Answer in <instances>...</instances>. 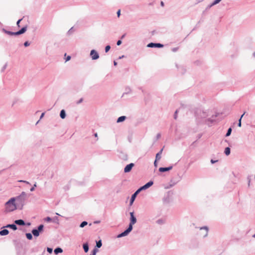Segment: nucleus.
<instances>
[{
  "label": "nucleus",
  "mask_w": 255,
  "mask_h": 255,
  "mask_svg": "<svg viewBox=\"0 0 255 255\" xmlns=\"http://www.w3.org/2000/svg\"><path fill=\"white\" fill-rule=\"evenodd\" d=\"M15 199L14 197L10 198L5 203V209L6 212L13 211L17 209V205L15 203Z\"/></svg>",
  "instance_id": "f257e3e1"
},
{
  "label": "nucleus",
  "mask_w": 255,
  "mask_h": 255,
  "mask_svg": "<svg viewBox=\"0 0 255 255\" xmlns=\"http://www.w3.org/2000/svg\"><path fill=\"white\" fill-rule=\"evenodd\" d=\"M15 199L18 208L20 207V209H21L25 204V201L27 199V194L25 192H22L20 195L15 197Z\"/></svg>",
  "instance_id": "f03ea898"
},
{
  "label": "nucleus",
  "mask_w": 255,
  "mask_h": 255,
  "mask_svg": "<svg viewBox=\"0 0 255 255\" xmlns=\"http://www.w3.org/2000/svg\"><path fill=\"white\" fill-rule=\"evenodd\" d=\"M196 116L198 118L204 119L208 116V114L206 111L198 110L195 113Z\"/></svg>",
  "instance_id": "7ed1b4c3"
},
{
  "label": "nucleus",
  "mask_w": 255,
  "mask_h": 255,
  "mask_svg": "<svg viewBox=\"0 0 255 255\" xmlns=\"http://www.w3.org/2000/svg\"><path fill=\"white\" fill-rule=\"evenodd\" d=\"M90 55L92 60H97L99 58L98 53L94 49L91 50Z\"/></svg>",
  "instance_id": "20e7f679"
},
{
  "label": "nucleus",
  "mask_w": 255,
  "mask_h": 255,
  "mask_svg": "<svg viewBox=\"0 0 255 255\" xmlns=\"http://www.w3.org/2000/svg\"><path fill=\"white\" fill-rule=\"evenodd\" d=\"M147 47H150V48H153V47L161 48V47H163V45L162 44H160V43H156L151 42L147 44Z\"/></svg>",
  "instance_id": "39448f33"
},
{
  "label": "nucleus",
  "mask_w": 255,
  "mask_h": 255,
  "mask_svg": "<svg viewBox=\"0 0 255 255\" xmlns=\"http://www.w3.org/2000/svg\"><path fill=\"white\" fill-rule=\"evenodd\" d=\"M134 166V164L133 163H130L128 164L124 168V172L125 173H128L130 172Z\"/></svg>",
  "instance_id": "423d86ee"
},
{
  "label": "nucleus",
  "mask_w": 255,
  "mask_h": 255,
  "mask_svg": "<svg viewBox=\"0 0 255 255\" xmlns=\"http://www.w3.org/2000/svg\"><path fill=\"white\" fill-rule=\"evenodd\" d=\"M130 214V223H131L132 224H135L136 223V217L134 216V213L133 212H130L129 213Z\"/></svg>",
  "instance_id": "0eeeda50"
},
{
  "label": "nucleus",
  "mask_w": 255,
  "mask_h": 255,
  "mask_svg": "<svg viewBox=\"0 0 255 255\" xmlns=\"http://www.w3.org/2000/svg\"><path fill=\"white\" fill-rule=\"evenodd\" d=\"M139 194V193L136 191L132 195L131 197V198L130 199L129 204L130 205H131L134 201L135 200V198L136 197L137 195Z\"/></svg>",
  "instance_id": "6e6552de"
},
{
  "label": "nucleus",
  "mask_w": 255,
  "mask_h": 255,
  "mask_svg": "<svg viewBox=\"0 0 255 255\" xmlns=\"http://www.w3.org/2000/svg\"><path fill=\"white\" fill-rule=\"evenodd\" d=\"M27 30V26H24L22 28H21L17 32H15L16 35H18L20 34H22L25 32Z\"/></svg>",
  "instance_id": "1a4fd4ad"
},
{
  "label": "nucleus",
  "mask_w": 255,
  "mask_h": 255,
  "mask_svg": "<svg viewBox=\"0 0 255 255\" xmlns=\"http://www.w3.org/2000/svg\"><path fill=\"white\" fill-rule=\"evenodd\" d=\"M14 223L16 225L19 226H24L25 225V223L24 220L22 219H18L14 221Z\"/></svg>",
  "instance_id": "9d476101"
},
{
  "label": "nucleus",
  "mask_w": 255,
  "mask_h": 255,
  "mask_svg": "<svg viewBox=\"0 0 255 255\" xmlns=\"http://www.w3.org/2000/svg\"><path fill=\"white\" fill-rule=\"evenodd\" d=\"M172 168V166L167 167H160L159 168V171L161 172H164L166 171H169Z\"/></svg>",
  "instance_id": "9b49d317"
},
{
  "label": "nucleus",
  "mask_w": 255,
  "mask_h": 255,
  "mask_svg": "<svg viewBox=\"0 0 255 255\" xmlns=\"http://www.w3.org/2000/svg\"><path fill=\"white\" fill-rule=\"evenodd\" d=\"M31 233L35 237H38L40 234V232L38 231L36 229H33L32 230Z\"/></svg>",
  "instance_id": "f8f14e48"
},
{
  "label": "nucleus",
  "mask_w": 255,
  "mask_h": 255,
  "mask_svg": "<svg viewBox=\"0 0 255 255\" xmlns=\"http://www.w3.org/2000/svg\"><path fill=\"white\" fill-rule=\"evenodd\" d=\"M2 31L4 33H6V34H7L8 35H16L15 32H11V31H8V30H6L4 28H2Z\"/></svg>",
  "instance_id": "ddd939ff"
},
{
  "label": "nucleus",
  "mask_w": 255,
  "mask_h": 255,
  "mask_svg": "<svg viewBox=\"0 0 255 255\" xmlns=\"http://www.w3.org/2000/svg\"><path fill=\"white\" fill-rule=\"evenodd\" d=\"M6 228H9L12 229L13 230H16L17 228L15 224H8L5 226Z\"/></svg>",
  "instance_id": "4468645a"
},
{
  "label": "nucleus",
  "mask_w": 255,
  "mask_h": 255,
  "mask_svg": "<svg viewBox=\"0 0 255 255\" xmlns=\"http://www.w3.org/2000/svg\"><path fill=\"white\" fill-rule=\"evenodd\" d=\"M131 91L132 90L129 87H126L125 92L123 94V96L124 95H128L130 94L131 93Z\"/></svg>",
  "instance_id": "2eb2a0df"
},
{
  "label": "nucleus",
  "mask_w": 255,
  "mask_h": 255,
  "mask_svg": "<svg viewBox=\"0 0 255 255\" xmlns=\"http://www.w3.org/2000/svg\"><path fill=\"white\" fill-rule=\"evenodd\" d=\"M128 234H129V233L127 231H126V230H125L124 232L119 234L117 236V238H122L123 237H125V236H127V235H128Z\"/></svg>",
  "instance_id": "dca6fc26"
},
{
  "label": "nucleus",
  "mask_w": 255,
  "mask_h": 255,
  "mask_svg": "<svg viewBox=\"0 0 255 255\" xmlns=\"http://www.w3.org/2000/svg\"><path fill=\"white\" fill-rule=\"evenodd\" d=\"M9 233V231L7 229H3L0 231V236H5L8 235Z\"/></svg>",
  "instance_id": "f3484780"
},
{
  "label": "nucleus",
  "mask_w": 255,
  "mask_h": 255,
  "mask_svg": "<svg viewBox=\"0 0 255 255\" xmlns=\"http://www.w3.org/2000/svg\"><path fill=\"white\" fill-rule=\"evenodd\" d=\"M163 151V148H162L156 154L155 157L156 160H159L161 158V155L162 154Z\"/></svg>",
  "instance_id": "a211bd4d"
},
{
  "label": "nucleus",
  "mask_w": 255,
  "mask_h": 255,
  "mask_svg": "<svg viewBox=\"0 0 255 255\" xmlns=\"http://www.w3.org/2000/svg\"><path fill=\"white\" fill-rule=\"evenodd\" d=\"M153 184V182L152 181H150L146 183L145 184H144L143 186L145 189L149 188L150 186H151Z\"/></svg>",
  "instance_id": "6ab92c4d"
},
{
  "label": "nucleus",
  "mask_w": 255,
  "mask_h": 255,
  "mask_svg": "<svg viewBox=\"0 0 255 255\" xmlns=\"http://www.w3.org/2000/svg\"><path fill=\"white\" fill-rule=\"evenodd\" d=\"M66 112L64 110H62L60 113V117L61 119H64L66 117Z\"/></svg>",
  "instance_id": "aec40b11"
},
{
  "label": "nucleus",
  "mask_w": 255,
  "mask_h": 255,
  "mask_svg": "<svg viewBox=\"0 0 255 255\" xmlns=\"http://www.w3.org/2000/svg\"><path fill=\"white\" fill-rule=\"evenodd\" d=\"M83 249L85 253H87L89 251V245L88 243H84L83 245Z\"/></svg>",
  "instance_id": "412c9836"
},
{
  "label": "nucleus",
  "mask_w": 255,
  "mask_h": 255,
  "mask_svg": "<svg viewBox=\"0 0 255 255\" xmlns=\"http://www.w3.org/2000/svg\"><path fill=\"white\" fill-rule=\"evenodd\" d=\"M126 119V116H121L119 118H118V119H117V122L118 123H119L124 122Z\"/></svg>",
  "instance_id": "4be33fe9"
},
{
  "label": "nucleus",
  "mask_w": 255,
  "mask_h": 255,
  "mask_svg": "<svg viewBox=\"0 0 255 255\" xmlns=\"http://www.w3.org/2000/svg\"><path fill=\"white\" fill-rule=\"evenodd\" d=\"M54 252L55 254L57 255L59 253H61L63 252V250L61 248H57L55 249Z\"/></svg>",
  "instance_id": "5701e85b"
},
{
  "label": "nucleus",
  "mask_w": 255,
  "mask_h": 255,
  "mask_svg": "<svg viewBox=\"0 0 255 255\" xmlns=\"http://www.w3.org/2000/svg\"><path fill=\"white\" fill-rule=\"evenodd\" d=\"M133 225V224L129 223L128 228L126 230V231H127L128 233H129L132 231V230L133 229V227H132Z\"/></svg>",
  "instance_id": "b1692460"
},
{
  "label": "nucleus",
  "mask_w": 255,
  "mask_h": 255,
  "mask_svg": "<svg viewBox=\"0 0 255 255\" xmlns=\"http://www.w3.org/2000/svg\"><path fill=\"white\" fill-rule=\"evenodd\" d=\"M231 153L230 148L229 147H227L225 149V153L226 155H229Z\"/></svg>",
  "instance_id": "393cba45"
},
{
  "label": "nucleus",
  "mask_w": 255,
  "mask_h": 255,
  "mask_svg": "<svg viewBox=\"0 0 255 255\" xmlns=\"http://www.w3.org/2000/svg\"><path fill=\"white\" fill-rule=\"evenodd\" d=\"M200 230H205V234L204 235V237H206L208 235V228H207V227L204 226V227H201L200 228Z\"/></svg>",
  "instance_id": "a878e982"
},
{
  "label": "nucleus",
  "mask_w": 255,
  "mask_h": 255,
  "mask_svg": "<svg viewBox=\"0 0 255 255\" xmlns=\"http://www.w3.org/2000/svg\"><path fill=\"white\" fill-rule=\"evenodd\" d=\"M25 236L27 239L31 240L32 239V235L31 233H26Z\"/></svg>",
  "instance_id": "bb28decb"
},
{
  "label": "nucleus",
  "mask_w": 255,
  "mask_h": 255,
  "mask_svg": "<svg viewBox=\"0 0 255 255\" xmlns=\"http://www.w3.org/2000/svg\"><path fill=\"white\" fill-rule=\"evenodd\" d=\"M102 243L101 240H99L96 242V247L100 248L102 247Z\"/></svg>",
  "instance_id": "cd10ccee"
},
{
  "label": "nucleus",
  "mask_w": 255,
  "mask_h": 255,
  "mask_svg": "<svg viewBox=\"0 0 255 255\" xmlns=\"http://www.w3.org/2000/svg\"><path fill=\"white\" fill-rule=\"evenodd\" d=\"M245 113H246V112H244V114L241 116V117L240 118V119L239 120V123L238 124V126L239 127H241L242 126L241 120H242V118L243 117V116L245 114Z\"/></svg>",
  "instance_id": "c85d7f7f"
},
{
  "label": "nucleus",
  "mask_w": 255,
  "mask_h": 255,
  "mask_svg": "<svg viewBox=\"0 0 255 255\" xmlns=\"http://www.w3.org/2000/svg\"><path fill=\"white\" fill-rule=\"evenodd\" d=\"M44 228V226L42 224L40 225L37 229H36L38 231H39L40 232L43 231Z\"/></svg>",
  "instance_id": "c756f323"
},
{
  "label": "nucleus",
  "mask_w": 255,
  "mask_h": 255,
  "mask_svg": "<svg viewBox=\"0 0 255 255\" xmlns=\"http://www.w3.org/2000/svg\"><path fill=\"white\" fill-rule=\"evenodd\" d=\"M88 224V222H86V221H83L82 222L80 225V228H83L85 226H86Z\"/></svg>",
  "instance_id": "7c9ffc66"
},
{
  "label": "nucleus",
  "mask_w": 255,
  "mask_h": 255,
  "mask_svg": "<svg viewBox=\"0 0 255 255\" xmlns=\"http://www.w3.org/2000/svg\"><path fill=\"white\" fill-rule=\"evenodd\" d=\"M232 132V128H230L226 133V136H229L231 135Z\"/></svg>",
  "instance_id": "2f4dec72"
},
{
  "label": "nucleus",
  "mask_w": 255,
  "mask_h": 255,
  "mask_svg": "<svg viewBox=\"0 0 255 255\" xmlns=\"http://www.w3.org/2000/svg\"><path fill=\"white\" fill-rule=\"evenodd\" d=\"M222 0H215L212 3V5H215L219 3Z\"/></svg>",
  "instance_id": "473e14b6"
},
{
  "label": "nucleus",
  "mask_w": 255,
  "mask_h": 255,
  "mask_svg": "<svg viewBox=\"0 0 255 255\" xmlns=\"http://www.w3.org/2000/svg\"><path fill=\"white\" fill-rule=\"evenodd\" d=\"M145 190L144 186H142L141 187H140L139 189H138L136 191L139 193V192L142 191V190Z\"/></svg>",
  "instance_id": "72a5a7b5"
},
{
  "label": "nucleus",
  "mask_w": 255,
  "mask_h": 255,
  "mask_svg": "<svg viewBox=\"0 0 255 255\" xmlns=\"http://www.w3.org/2000/svg\"><path fill=\"white\" fill-rule=\"evenodd\" d=\"M97 252H98V250L97 249L95 248L93 250L92 254H91L90 255H96Z\"/></svg>",
  "instance_id": "f704fd0d"
},
{
  "label": "nucleus",
  "mask_w": 255,
  "mask_h": 255,
  "mask_svg": "<svg viewBox=\"0 0 255 255\" xmlns=\"http://www.w3.org/2000/svg\"><path fill=\"white\" fill-rule=\"evenodd\" d=\"M7 63H5L3 66L2 67V68H1V71L2 72H3L5 69L7 67Z\"/></svg>",
  "instance_id": "c9c22d12"
},
{
  "label": "nucleus",
  "mask_w": 255,
  "mask_h": 255,
  "mask_svg": "<svg viewBox=\"0 0 255 255\" xmlns=\"http://www.w3.org/2000/svg\"><path fill=\"white\" fill-rule=\"evenodd\" d=\"M111 49V46L110 45H107L105 47V52H108L110 49Z\"/></svg>",
  "instance_id": "e433bc0d"
},
{
  "label": "nucleus",
  "mask_w": 255,
  "mask_h": 255,
  "mask_svg": "<svg viewBox=\"0 0 255 255\" xmlns=\"http://www.w3.org/2000/svg\"><path fill=\"white\" fill-rule=\"evenodd\" d=\"M45 221L46 222H49L52 221V219L49 217H47L46 218H45Z\"/></svg>",
  "instance_id": "4c0bfd02"
},
{
  "label": "nucleus",
  "mask_w": 255,
  "mask_h": 255,
  "mask_svg": "<svg viewBox=\"0 0 255 255\" xmlns=\"http://www.w3.org/2000/svg\"><path fill=\"white\" fill-rule=\"evenodd\" d=\"M18 101V99H15L13 102H12V105H11V106L13 107L14 106V105Z\"/></svg>",
  "instance_id": "58836bf2"
},
{
  "label": "nucleus",
  "mask_w": 255,
  "mask_h": 255,
  "mask_svg": "<svg viewBox=\"0 0 255 255\" xmlns=\"http://www.w3.org/2000/svg\"><path fill=\"white\" fill-rule=\"evenodd\" d=\"M156 223L158 224H163V222L162 220L159 219V220H157Z\"/></svg>",
  "instance_id": "ea45409f"
},
{
  "label": "nucleus",
  "mask_w": 255,
  "mask_h": 255,
  "mask_svg": "<svg viewBox=\"0 0 255 255\" xmlns=\"http://www.w3.org/2000/svg\"><path fill=\"white\" fill-rule=\"evenodd\" d=\"M36 186H37L36 185V183H35L34 184L33 186L30 188V191H33L34 190V189H35V187H36Z\"/></svg>",
  "instance_id": "a19ab883"
},
{
  "label": "nucleus",
  "mask_w": 255,
  "mask_h": 255,
  "mask_svg": "<svg viewBox=\"0 0 255 255\" xmlns=\"http://www.w3.org/2000/svg\"><path fill=\"white\" fill-rule=\"evenodd\" d=\"M29 45H30V43H29L28 41H25V42L24 43V46L25 47L28 46Z\"/></svg>",
  "instance_id": "79ce46f5"
},
{
  "label": "nucleus",
  "mask_w": 255,
  "mask_h": 255,
  "mask_svg": "<svg viewBox=\"0 0 255 255\" xmlns=\"http://www.w3.org/2000/svg\"><path fill=\"white\" fill-rule=\"evenodd\" d=\"M52 248H47V251L49 253H52Z\"/></svg>",
  "instance_id": "37998d69"
},
{
  "label": "nucleus",
  "mask_w": 255,
  "mask_h": 255,
  "mask_svg": "<svg viewBox=\"0 0 255 255\" xmlns=\"http://www.w3.org/2000/svg\"><path fill=\"white\" fill-rule=\"evenodd\" d=\"M21 20H22V19H20L18 20V21H17L16 25H17L18 27H20L19 23H20V22L21 21Z\"/></svg>",
  "instance_id": "c03bdc74"
},
{
  "label": "nucleus",
  "mask_w": 255,
  "mask_h": 255,
  "mask_svg": "<svg viewBox=\"0 0 255 255\" xmlns=\"http://www.w3.org/2000/svg\"><path fill=\"white\" fill-rule=\"evenodd\" d=\"M177 110H176L174 113V118L175 119H177Z\"/></svg>",
  "instance_id": "a18cd8bd"
},
{
  "label": "nucleus",
  "mask_w": 255,
  "mask_h": 255,
  "mask_svg": "<svg viewBox=\"0 0 255 255\" xmlns=\"http://www.w3.org/2000/svg\"><path fill=\"white\" fill-rule=\"evenodd\" d=\"M122 44V41L121 40H119L117 42V45L119 46L121 44Z\"/></svg>",
  "instance_id": "49530a36"
},
{
  "label": "nucleus",
  "mask_w": 255,
  "mask_h": 255,
  "mask_svg": "<svg viewBox=\"0 0 255 255\" xmlns=\"http://www.w3.org/2000/svg\"><path fill=\"white\" fill-rule=\"evenodd\" d=\"M178 49V48L177 47L173 48L172 49V51L173 52H176L177 51Z\"/></svg>",
  "instance_id": "de8ad7c7"
},
{
  "label": "nucleus",
  "mask_w": 255,
  "mask_h": 255,
  "mask_svg": "<svg viewBox=\"0 0 255 255\" xmlns=\"http://www.w3.org/2000/svg\"><path fill=\"white\" fill-rule=\"evenodd\" d=\"M156 139H159V138H160V137H161V134H160V133H159L157 134V135H156Z\"/></svg>",
  "instance_id": "09e8293b"
},
{
  "label": "nucleus",
  "mask_w": 255,
  "mask_h": 255,
  "mask_svg": "<svg viewBox=\"0 0 255 255\" xmlns=\"http://www.w3.org/2000/svg\"><path fill=\"white\" fill-rule=\"evenodd\" d=\"M19 182H23V183H25L26 184H29V182L28 181H25V180H19L18 181Z\"/></svg>",
  "instance_id": "8fccbe9b"
},
{
  "label": "nucleus",
  "mask_w": 255,
  "mask_h": 255,
  "mask_svg": "<svg viewBox=\"0 0 255 255\" xmlns=\"http://www.w3.org/2000/svg\"><path fill=\"white\" fill-rule=\"evenodd\" d=\"M82 101H83V99L81 98L78 102H77V104H80L82 102Z\"/></svg>",
  "instance_id": "3c124183"
},
{
  "label": "nucleus",
  "mask_w": 255,
  "mask_h": 255,
  "mask_svg": "<svg viewBox=\"0 0 255 255\" xmlns=\"http://www.w3.org/2000/svg\"><path fill=\"white\" fill-rule=\"evenodd\" d=\"M53 220H54V222H56L57 221H58V217H54V219H53Z\"/></svg>",
  "instance_id": "603ef678"
},
{
  "label": "nucleus",
  "mask_w": 255,
  "mask_h": 255,
  "mask_svg": "<svg viewBox=\"0 0 255 255\" xmlns=\"http://www.w3.org/2000/svg\"><path fill=\"white\" fill-rule=\"evenodd\" d=\"M73 27H72L68 31V34H70L72 32Z\"/></svg>",
  "instance_id": "864d4df0"
},
{
  "label": "nucleus",
  "mask_w": 255,
  "mask_h": 255,
  "mask_svg": "<svg viewBox=\"0 0 255 255\" xmlns=\"http://www.w3.org/2000/svg\"><path fill=\"white\" fill-rule=\"evenodd\" d=\"M71 59V56H68L67 57V58H66V61H68L69 60H70Z\"/></svg>",
  "instance_id": "5fc2aeb1"
},
{
  "label": "nucleus",
  "mask_w": 255,
  "mask_h": 255,
  "mask_svg": "<svg viewBox=\"0 0 255 255\" xmlns=\"http://www.w3.org/2000/svg\"><path fill=\"white\" fill-rule=\"evenodd\" d=\"M117 15L118 17H120V15H121V10H119L118 11H117Z\"/></svg>",
  "instance_id": "6e6d98bb"
},
{
  "label": "nucleus",
  "mask_w": 255,
  "mask_h": 255,
  "mask_svg": "<svg viewBox=\"0 0 255 255\" xmlns=\"http://www.w3.org/2000/svg\"><path fill=\"white\" fill-rule=\"evenodd\" d=\"M213 5H212V3H211V4L208 5V6L207 7L206 9H208L209 8H210L211 7H212Z\"/></svg>",
  "instance_id": "4d7b16f0"
},
{
  "label": "nucleus",
  "mask_w": 255,
  "mask_h": 255,
  "mask_svg": "<svg viewBox=\"0 0 255 255\" xmlns=\"http://www.w3.org/2000/svg\"><path fill=\"white\" fill-rule=\"evenodd\" d=\"M216 162H217V160H214L213 159H211V162L213 164V163H216Z\"/></svg>",
  "instance_id": "13d9d810"
},
{
  "label": "nucleus",
  "mask_w": 255,
  "mask_h": 255,
  "mask_svg": "<svg viewBox=\"0 0 255 255\" xmlns=\"http://www.w3.org/2000/svg\"><path fill=\"white\" fill-rule=\"evenodd\" d=\"M157 160H156V159L155 160L154 162V165L155 167H157Z\"/></svg>",
  "instance_id": "bf43d9fd"
},
{
  "label": "nucleus",
  "mask_w": 255,
  "mask_h": 255,
  "mask_svg": "<svg viewBox=\"0 0 255 255\" xmlns=\"http://www.w3.org/2000/svg\"><path fill=\"white\" fill-rule=\"evenodd\" d=\"M44 115V113H42V114L40 116V119H41Z\"/></svg>",
  "instance_id": "052dcab7"
},
{
  "label": "nucleus",
  "mask_w": 255,
  "mask_h": 255,
  "mask_svg": "<svg viewBox=\"0 0 255 255\" xmlns=\"http://www.w3.org/2000/svg\"><path fill=\"white\" fill-rule=\"evenodd\" d=\"M248 185L250 186V182H251V179L249 178V177L248 178Z\"/></svg>",
  "instance_id": "680f3d73"
},
{
  "label": "nucleus",
  "mask_w": 255,
  "mask_h": 255,
  "mask_svg": "<svg viewBox=\"0 0 255 255\" xmlns=\"http://www.w3.org/2000/svg\"><path fill=\"white\" fill-rule=\"evenodd\" d=\"M100 223V221H96L94 222V224H99Z\"/></svg>",
  "instance_id": "e2e57ef3"
},
{
  "label": "nucleus",
  "mask_w": 255,
  "mask_h": 255,
  "mask_svg": "<svg viewBox=\"0 0 255 255\" xmlns=\"http://www.w3.org/2000/svg\"><path fill=\"white\" fill-rule=\"evenodd\" d=\"M114 66H117V62L115 61H114Z\"/></svg>",
  "instance_id": "0e129e2a"
},
{
  "label": "nucleus",
  "mask_w": 255,
  "mask_h": 255,
  "mask_svg": "<svg viewBox=\"0 0 255 255\" xmlns=\"http://www.w3.org/2000/svg\"><path fill=\"white\" fill-rule=\"evenodd\" d=\"M253 56L254 57V58H255V52H254L253 53Z\"/></svg>",
  "instance_id": "69168bd1"
},
{
  "label": "nucleus",
  "mask_w": 255,
  "mask_h": 255,
  "mask_svg": "<svg viewBox=\"0 0 255 255\" xmlns=\"http://www.w3.org/2000/svg\"><path fill=\"white\" fill-rule=\"evenodd\" d=\"M161 5L163 6L164 5V2L163 1H161Z\"/></svg>",
  "instance_id": "338daca9"
},
{
  "label": "nucleus",
  "mask_w": 255,
  "mask_h": 255,
  "mask_svg": "<svg viewBox=\"0 0 255 255\" xmlns=\"http://www.w3.org/2000/svg\"><path fill=\"white\" fill-rule=\"evenodd\" d=\"M94 136H95V137H97V136H98V134H97V133H95L94 134Z\"/></svg>",
  "instance_id": "774afa93"
}]
</instances>
